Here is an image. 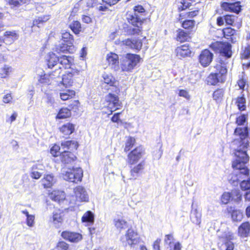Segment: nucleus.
<instances>
[{
	"label": "nucleus",
	"mask_w": 250,
	"mask_h": 250,
	"mask_svg": "<svg viewBox=\"0 0 250 250\" xmlns=\"http://www.w3.org/2000/svg\"><path fill=\"white\" fill-rule=\"evenodd\" d=\"M178 95L179 96L183 97L187 100H189L190 99V95H189L188 92L186 90H180L179 91Z\"/></svg>",
	"instance_id": "nucleus-60"
},
{
	"label": "nucleus",
	"mask_w": 250,
	"mask_h": 250,
	"mask_svg": "<svg viewBox=\"0 0 250 250\" xmlns=\"http://www.w3.org/2000/svg\"><path fill=\"white\" fill-rule=\"evenodd\" d=\"M120 241L124 247H134L140 242V238L137 231L129 229L120 238Z\"/></svg>",
	"instance_id": "nucleus-6"
},
{
	"label": "nucleus",
	"mask_w": 250,
	"mask_h": 250,
	"mask_svg": "<svg viewBox=\"0 0 250 250\" xmlns=\"http://www.w3.org/2000/svg\"><path fill=\"white\" fill-rule=\"evenodd\" d=\"M239 1H236L233 3L223 2L221 6L222 8L227 11L234 12L236 14L239 13L241 10V6Z\"/></svg>",
	"instance_id": "nucleus-13"
},
{
	"label": "nucleus",
	"mask_w": 250,
	"mask_h": 250,
	"mask_svg": "<svg viewBox=\"0 0 250 250\" xmlns=\"http://www.w3.org/2000/svg\"><path fill=\"white\" fill-rule=\"evenodd\" d=\"M248 128L247 127H238L234 130V134L237 137L234 139L231 146L234 150L236 159L233 162V168L239 170L236 171L240 178L243 174L247 176L249 170L246 168L245 164L248 162L249 157L247 150L249 146L248 138Z\"/></svg>",
	"instance_id": "nucleus-1"
},
{
	"label": "nucleus",
	"mask_w": 250,
	"mask_h": 250,
	"mask_svg": "<svg viewBox=\"0 0 250 250\" xmlns=\"http://www.w3.org/2000/svg\"><path fill=\"white\" fill-rule=\"evenodd\" d=\"M10 67L7 65H4L3 67L0 69V75L1 78H6L9 73Z\"/></svg>",
	"instance_id": "nucleus-51"
},
{
	"label": "nucleus",
	"mask_w": 250,
	"mask_h": 250,
	"mask_svg": "<svg viewBox=\"0 0 250 250\" xmlns=\"http://www.w3.org/2000/svg\"><path fill=\"white\" fill-rule=\"evenodd\" d=\"M75 95V92L74 90H66L63 92L60 93V96L62 100L65 101L72 98Z\"/></svg>",
	"instance_id": "nucleus-37"
},
{
	"label": "nucleus",
	"mask_w": 250,
	"mask_h": 250,
	"mask_svg": "<svg viewBox=\"0 0 250 250\" xmlns=\"http://www.w3.org/2000/svg\"><path fill=\"white\" fill-rule=\"evenodd\" d=\"M61 146L62 149H64V150H65V149L74 150L77 149L78 144L76 141L69 140L62 142Z\"/></svg>",
	"instance_id": "nucleus-31"
},
{
	"label": "nucleus",
	"mask_w": 250,
	"mask_h": 250,
	"mask_svg": "<svg viewBox=\"0 0 250 250\" xmlns=\"http://www.w3.org/2000/svg\"><path fill=\"white\" fill-rule=\"evenodd\" d=\"M144 149L142 146L137 147L128 154L127 163L130 165L136 164L142 157Z\"/></svg>",
	"instance_id": "nucleus-9"
},
{
	"label": "nucleus",
	"mask_w": 250,
	"mask_h": 250,
	"mask_svg": "<svg viewBox=\"0 0 250 250\" xmlns=\"http://www.w3.org/2000/svg\"><path fill=\"white\" fill-rule=\"evenodd\" d=\"M62 37L63 42L68 43L69 44H73L74 41L73 36L69 32H65L62 33Z\"/></svg>",
	"instance_id": "nucleus-43"
},
{
	"label": "nucleus",
	"mask_w": 250,
	"mask_h": 250,
	"mask_svg": "<svg viewBox=\"0 0 250 250\" xmlns=\"http://www.w3.org/2000/svg\"><path fill=\"white\" fill-rule=\"evenodd\" d=\"M231 201L236 204L240 203L242 200V194L238 189H234L230 191Z\"/></svg>",
	"instance_id": "nucleus-32"
},
{
	"label": "nucleus",
	"mask_w": 250,
	"mask_h": 250,
	"mask_svg": "<svg viewBox=\"0 0 250 250\" xmlns=\"http://www.w3.org/2000/svg\"><path fill=\"white\" fill-rule=\"evenodd\" d=\"M141 58L138 55L127 53L121 59L120 66L122 70L130 72L137 65Z\"/></svg>",
	"instance_id": "nucleus-4"
},
{
	"label": "nucleus",
	"mask_w": 250,
	"mask_h": 250,
	"mask_svg": "<svg viewBox=\"0 0 250 250\" xmlns=\"http://www.w3.org/2000/svg\"><path fill=\"white\" fill-rule=\"evenodd\" d=\"M132 13H135L136 15H140L141 17H145V10L141 5H137L134 7V11Z\"/></svg>",
	"instance_id": "nucleus-49"
},
{
	"label": "nucleus",
	"mask_w": 250,
	"mask_h": 250,
	"mask_svg": "<svg viewBox=\"0 0 250 250\" xmlns=\"http://www.w3.org/2000/svg\"><path fill=\"white\" fill-rule=\"evenodd\" d=\"M104 83H102V86H104V84H107L110 86L116 87L117 82L115 80L114 77L110 74L104 73L103 75Z\"/></svg>",
	"instance_id": "nucleus-30"
},
{
	"label": "nucleus",
	"mask_w": 250,
	"mask_h": 250,
	"mask_svg": "<svg viewBox=\"0 0 250 250\" xmlns=\"http://www.w3.org/2000/svg\"><path fill=\"white\" fill-rule=\"evenodd\" d=\"M69 27L75 34H78L81 31V24L78 21H74L70 24Z\"/></svg>",
	"instance_id": "nucleus-42"
},
{
	"label": "nucleus",
	"mask_w": 250,
	"mask_h": 250,
	"mask_svg": "<svg viewBox=\"0 0 250 250\" xmlns=\"http://www.w3.org/2000/svg\"><path fill=\"white\" fill-rule=\"evenodd\" d=\"M61 149L60 146L54 145L50 149L51 154L54 157L58 156L60 153L59 150Z\"/></svg>",
	"instance_id": "nucleus-54"
},
{
	"label": "nucleus",
	"mask_w": 250,
	"mask_h": 250,
	"mask_svg": "<svg viewBox=\"0 0 250 250\" xmlns=\"http://www.w3.org/2000/svg\"><path fill=\"white\" fill-rule=\"evenodd\" d=\"M240 177L237 173L233 172L231 178L229 180V183L233 186H237L238 185Z\"/></svg>",
	"instance_id": "nucleus-48"
},
{
	"label": "nucleus",
	"mask_w": 250,
	"mask_h": 250,
	"mask_svg": "<svg viewBox=\"0 0 250 250\" xmlns=\"http://www.w3.org/2000/svg\"><path fill=\"white\" fill-rule=\"evenodd\" d=\"M73 74L70 73H67L63 75L62 78V83L65 87H67L72 85Z\"/></svg>",
	"instance_id": "nucleus-36"
},
{
	"label": "nucleus",
	"mask_w": 250,
	"mask_h": 250,
	"mask_svg": "<svg viewBox=\"0 0 250 250\" xmlns=\"http://www.w3.org/2000/svg\"><path fill=\"white\" fill-rule=\"evenodd\" d=\"M50 198L56 202L61 203L65 198V193L61 190H54L50 195Z\"/></svg>",
	"instance_id": "nucleus-29"
},
{
	"label": "nucleus",
	"mask_w": 250,
	"mask_h": 250,
	"mask_svg": "<svg viewBox=\"0 0 250 250\" xmlns=\"http://www.w3.org/2000/svg\"><path fill=\"white\" fill-rule=\"evenodd\" d=\"M18 38V35L15 31H6L4 34L2 42L6 44H11Z\"/></svg>",
	"instance_id": "nucleus-24"
},
{
	"label": "nucleus",
	"mask_w": 250,
	"mask_h": 250,
	"mask_svg": "<svg viewBox=\"0 0 250 250\" xmlns=\"http://www.w3.org/2000/svg\"><path fill=\"white\" fill-rule=\"evenodd\" d=\"M224 37L229 40L232 43H234L236 42V31L230 28H226L223 30Z\"/></svg>",
	"instance_id": "nucleus-27"
},
{
	"label": "nucleus",
	"mask_w": 250,
	"mask_h": 250,
	"mask_svg": "<svg viewBox=\"0 0 250 250\" xmlns=\"http://www.w3.org/2000/svg\"><path fill=\"white\" fill-rule=\"evenodd\" d=\"M75 48L73 44H69L68 43H63L62 42L61 44H60L58 45L56 48V51L60 53H67L69 52L70 53H72L75 51Z\"/></svg>",
	"instance_id": "nucleus-20"
},
{
	"label": "nucleus",
	"mask_w": 250,
	"mask_h": 250,
	"mask_svg": "<svg viewBox=\"0 0 250 250\" xmlns=\"http://www.w3.org/2000/svg\"><path fill=\"white\" fill-rule=\"evenodd\" d=\"M74 190L77 201L80 202L88 201V196L85 189L83 187L78 186L75 188Z\"/></svg>",
	"instance_id": "nucleus-14"
},
{
	"label": "nucleus",
	"mask_w": 250,
	"mask_h": 250,
	"mask_svg": "<svg viewBox=\"0 0 250 250\" xmlns=\"http://www.w3.org/2000/svg\"><path fill=\"white\" fill-rule=\"evenodd\" d=\"M26 222L27 225L29 227H33L35 225V216L31 215L30 216H28L26 219Z\"/></svg>",
	"instance_id": "nucleus-55"
},
{
	"label": "nucleus",
	"mask_w": 250,
	"mask_h": 250,
	"mask_svg": "<svg viewBox=\"0 0 250 250\" xmlns=\"http://www.w3.org/2000/svg\"><path fill=\"white\" fill-rule=\"evenodd\" d=\"M220 53L222 57L227 58H230L231 56V46L229 43H220L219 45Z\"/></svg>",
	"instance_id": "nucleus-26"
},
{
	"label": "nucleus",
	"mask_w": 250,
	"mask_h": 250,
	"mask_svg": "<svg viewBox=\"0 0 250 250\" xmlns=\"http://www.w3.org/2000/svg\"><path fill=\"white\" fill-rule=\"evenodd\" d=\"M246 120V116L244 115H243L237 118L236 122L238 125H244Z\"/></svg>",
	"instance_id": "nucleus-63"
},
{
	"label": "nucleus",
	"mask_w": 250,
	"mask_h": 250,
	"mask_svg": "<svg viewBox=\"0 0 250 250\" xmlns=\"http://www.w3.org/2000/svg\"><path fill=\"white\" fill-rule=\"evenodd\" d=\"M195 21L194 20H187L184 21L182 23V27L185 29H191L194 26Z\"/></svg>",
	"instance_id": "nucleus-47"
},
{
	"label": "nucleus",
	"mask_w": 250,
	"mask_h": 250,
	"mask_svg": "<svg viewBox=\"0 0 250 250\" xmlns=\"http://www.w3.org/2000/svg\"><path fill=\"white\" fill-rule=\"evenodd\" d=\"M42 174L43 172L41 171H35L31 169V177L33 179H38L41 177Z\"/></svg>",
	"instance_id": "nucleus-58"
},
{
	"label": "nucleus",
	"mask_w": 250,
	"mask_h": 250,
	"mask_svg": "<svg viewBox=\"0 0 250 250\" xmlns=\"http://www.w3.org/2000/svg\"><path fill=\"white\" fill-rule=\"evenodd\" d=\"M115 89L116 94L109 93L105 96V100L108 103V107L110 109V113L108 115L111 114L114 111L119 109L122 106V104L119 101V97L117 95L119 93L120 90L117 87Z\"/></svg>",
	"instance_id": "nucleus-7"
},
{
	"label": "nucleus",
	"mask_w": 250,
	"mask_h": 250,
	"mask_svg": "<svg viewBox=\"0 0 250 250\" xmlns=\"http://www.w3.org/2000/svg\"><path fill=\"white\" fill-rule=\"evenodd\" d=\"M59 60L58 69H56L54 71H53L49 75V77L52 79L59 77L61 73V69L62 67L67 68L70 67V61L65 55H62L60 58L59 57Z\"/></svg>",
	"instance_id": "nucleus-8"
},
{
	"label": "nucleus",
	"mask_w": 250,
	"mask_h": 250,
	"mask_svg": "<svg viewBox=\"0 0 250 250\" xmlns=\"http://www.w3.org/2000/svg\"><path fill=\"white\" fill-rule=\"evenodd\" d=\"M237 105L240 110L243 111L246 108V99L244 96H241L237 98Z\"/></svg>",
	"instance_id": "nucleus-45"
},
{
	"label": "nucleus",
	"mask_w": 250,
	"mask_h": 250,
	"mask_svg": "<svg viewBox=\"0 0 250 250\" xmlns=\"http://www.w3.org/2000/svg\"><path fill=\"white\" fill-rule=\"evenodd\" d=\"M243 217V212L238 209L233 210L231 213V218L234 221H241Z\"/></svg>",
	"instance_id": "nucleus-41"
},
{
	"label": "nucleus",
	"mask_w": 250,
	"mask_h": 250,
	"mask_svg": "<svg viewBox=\"0 0 250 250\" xmlns=\"http://www.w3.org/2000/svg\"><path fill=\"white\" fill-rule=\"evenodd\" d=\"M201 213L197 209H192L190 213V220L191 222L196 225L201 223Z\"/></svg>",
	"instance_id": "nucleus-33"
},
{
	"label": "nucleus",
	"mask_w": 250,
	"mask_h": 250,
	"mask_svg": "<svg viewBox=\"0 0 250 250\" xmlns=\"http://www.w3.org/2000/svg\"><path fill=\"white\" fill-rule=\"evenodd\" d=\"M225 250H233L234 243L232 241H226L224 243Z\"/></svg>",
	"instance_id": "nucleus-61"
},
{
	"label": "nucleus",
	"mask_w": 250,
	"mask_h": 250,
	"mask_svg": "<svg viewBox=\"0 0 250 250\" xmlns=\"http://www.w3.org/2000/svg\"><path fill=\"white\" fill-rule=\"evenodd\" d=\"M63 179L70 182L77 183L81 181L83 176V171L81 168H63L62 169Z\"/></svg>",
	"instance_id": "nucleus-5"
},
{
	"label": "nucleus",
	"mask_w": 250,
	"mask_h": 250,
	"mask_svg": "<svg viewBox=\"0 0 250 250\" xmlns=\"http://www.w3.org/2000/svg\"><path fill=\"white\" fill-rule=\"evenodd\" d=\"M240 187L243 190H249L250 189V180L242 181L240 183Z\"/></svg>",
	"instance_id": "nucleus-53"
},
{
	"label": "nucleus",
	"mask_w": 250,
	"mask_h": 250,
	"mask_svg": "<svg viewBox=\"0 0 250 250\" xmlns=\"http://www.w3.org/2000/svg\"><path fill=\"white\" fill-rule=\"evenodd\" d=\"M114 224L116 229L121 231L128 228V223L123 217H117L114 219Z\"/></svg>",
	"instance_id": "nucleus-28"
},
{
	"label": "nucleus",
	"mask_w": 250,
	"mask_h": 250,
	"mask_svg": "<svg viewBox=\"0 0 250 250\" xmlns=\"http://www.w3.org/2000/svg\"><path fill=\"white\" fill-rule=\"evenodd\" d=\"M59 57L57 56L53 53H50L46 57V61L48 67L49 68H55V69H58L59 66Z\"/></svg>",
	"instance_id": "nucleus-18"
},
{
	"label": "nucleus",
	"mask_w": 250,
	"mask_h": 250,
	"mask_svg": "<svg viewBox=\"0 0 250 250\" xmlns=\"http://www.w3.org/2000/svg\"><path fill=\"white\" fill-rule=\"evenodd\" d=\"M71 116L70 110L67 108H62L59 111L57 118L58 119H64Z\"/></svg>",
	"instance_id": "nucleus-39"
},
{
	"label": "nucleus",
	"mask_w": 250,
	"mask_h": 250,
	"mask_svg": "<svg viewBox=\"0 0 250 250\" xmlns=\"http://www.w3.org/2000/svg\"><path fill=\"white\" fill-rule=\"evenodd\" d=\"M135 143V139L132 137H129L126 141L125 143V151H129L134 146Z\"/></svg>",
	"instance_id": "nucleus-46"
},
{
	"label": "nucleus",
	"mask_w": 250,
	"mask_h": 250,
	"mask_svg": "<svg viewBox=\"0 0 250 250\" xmlns=\"http://www.w3.org/2000/svg\"><path fill=\"white\" fill-rule=\"evenodd\" d=\"M12 99L11 93H7L3 96L2 101L5 104H9L12 102Z\"/></svg>",
	"instance_id": "nucleus-59"
},
{
	"label": "nucleus",
	"mask_w": 250,
	"mask_h": 250,
	"mask_svg": "<svg viewBox=\"0 0 250 250\" xmlns=\"http://www.w3.org/2000/svg\"><path fill=\"white\" fill-rule=\"evenodd\" d=\"M62 236L66 240L72 242H77L82 238V235L76 232L64 231L62 233Z\"/></svg>",
	"instance_id": "nucleus-17"
},
{
	"label": "nucleus",
	"mask_w": 250,
	"mask_h": 250,
	"mask_svg": "<svg viewBox=\"0 0 250 250\" xmlns=\"http://www.w3.org/2000/svg\"><path fill=\"white\" fill-rule=\"evenodd\" d=\"M123 44L127 46L128 48L140 50L142 46V41L141 39L134 38L127 39L123 41Z\"/></svg>",
	"instance_id": "nucleus-11"
},
{
	"label": "nucleus",
	"mask_w": 250,
	"mask_h": 250,
	"mask_svg": "<svg viewBox=\"0 0 250 250\" xmlns=\"http://www.w3.org/2000/svg\"><path fill=\"white\" fill-rule=\"evenodd\" d=\"M224 19L226 24L228 25H236L238 28L241 26V20L235 15H227L224 16Z\"/></svg>",
	"instance_id": "nucleus-21"
},
{
	"label": "nucleus",
	"mask_w": 250,
	"mask_h": 250,
	"mask_svg": "<svg viewBox=\"0 0 250 250\" xmlns=\"http://www.w3.org/2000/svg\"><path fill=\"white\" fill-rule=\"evenodd\" d=\"M230 201H231L230 192H224L221 196L222 203L224 204H227Z\"/></svg>",
	"instance_id": "nucleus-50"
},
{
	"label": "nucleus",
	"mask_w": 250,
	"mask_h": 250,
	"mask_svg": "<svg viewBox=\"0 0 250 250\" xmlns=\"http://www.w3.org/2000/svg\"><path fill=\"white\" fill-rule=\"evenodd\" d=\"M241 56L243 59H248L250 57V45L245 47Z\"/></svg>",
	"instance_id": "nucleus-57"
},
{
	"label": "nucleus",
	"mask_w": 250,
	"mask_h": 250,
	"mask_svg": "<svg viewBox=\"0 0 250 250\" xmlns=\"http://www.w3.org/2000/svg\"><path fill=\"white\" fill-rule=\"evenodd\" d=\"M220 238L224 243L226 241H231V240H234L235 236L232 232L227 231L224 232Z\"/></svg>",
	"instance_id": "nucleus-40"
},
{
	"label": "nucleus",
	"mask_w": 250,
	"mask_h": 250,
	"mask_svg": "<svg viewBox=\"0 0 250 250\" xmlns=\"http://www.w3.org/2000/svg\"><path fill=\"white\" fill-rule=\"evenodd\" d=\"M64 213L60 210L53 211L52 216L50 217V221L52 222L56 228H60L63 221Z\"/></svg>",
	"instance_id": "nucleus-12"
},
{
	"label": "nucleus",
	"mask_w": 250,
	"mask_h": 250,
	"mask_svg": "<svg viewBox=\"0 0 250 250\" xmlns=\"http://www.w3.org/2000/svg\"><path fill=\"white\" fill-rule=\"evenodd\" d=\"M238 234L242 238L247 237L250 235V223L249 222L243 223L238 228Z\"/></svg>",
	"instance_id": "nucleus-19"
},
{
	"label": "nucleus",
	"mask_w": 250,
	"mask_h": 250,
	"mask_svg": "<svg viewBox=\"0 0 250 250\" xmlns=\"http://www.w3.org/2000/svg\"><path fill=\"white\" fill-rule=\"evenodd\" d=\"M198 13V10H193L191 11H188L186 12L185 14L184 13H181L180 14V17H182L183 15V16H186L188 18H193L195 16H196Z\"/></svg>",
	"instance_id": "nucleus-56"
},
{
	"label": "nucleus",
	"mask_w": 250,
	"mask_h": 250,
	"mask_svg": "<svg viewBox=\"0 0 250 250\" xmlns=\"http://www.w3.org/2000/svg\"><path fill=\"white\" fill-rule=\"evenodd\" d=\"M144 169V163L143 162H141L136 166L134 167L130 170V179H136L140 175V174L141 173L142 171Z\"/></svg>",
	"instance_id": "nucleus-25"
},
{
	"label": "nucleus",
	"mask_w": 250,
	"mask_h": 250,
	"mask_svg": "<svg viewBox=\"0 0 250 250\" xmlns=\"http://www.w3.org/2000/svg\"><path fill=\"white\" fill-rule=\"evenodd\" d=\"M106 60L109 65L115 69L119 68V57L117 54L114 53H110L106 56Z\"/></svg>",
	"instance_id": "nucleus-23"
},
{
	"label": "nucleus",
	"mask_w": 250,
	"mask_h": 250,
	"mask_svg": "<svg viewBox=\"0 0 250 250\" xmlns=\"http://www.w3.org/2000/svg\"><path fill=\"white\" fill-rule=\"evenodd\" d=\"M82 220L83 222L86 223L87 225H91L94 222V215L91 211H88L84 214L82 217Z\"/></svg>",
	"instance_id": "nucleus-35"
},
{
	"label": "nucleus",
	"mask_w": 250,
	"mask_h": 250,
	"mask_svg": "<svg viewBox=\"0 0 250 250\" xmlns=\"http://www.w3.org/2000/svg\"><path fill=\"white\" fill-rule=\"evenodd\" d=\"M126 20L127 22L133 27L128 29L127 33L131 35H139L141 33L143 28L142 25L145 20V18L141 17L140 15H136L132 12L127 13Z\"/></svg>",
	"instance_id": "nucleus-2"
},
{
	"label": "nucleus",
	"mask_w": 250,
	"mask_h": 250,
	"mask_svg": "<svg viewBox=\"0 0 250 250\" xmlns=\"http://www.w3.org/2000/svg\"><path fill=\"white\" fill-rule=\"evenodd\" d=\"M188 35L189 33L188 32H185L183 30L179 29L178 31L176 39L178 41L184 42L187 40Z\"/></svg>",
	"instance_id": "nucleus-38"
},
{
	"label": "nucleus",
	"mask_w": 250,
	"mask_h": 250,
	"mask_svg": "<svg viewBox=\"0 0 250 250\" xmlns=\"http://www.w3.org/2000/svg\"><path fill=\"white\" fill-rule=\"evenodd\" d=\"M29 0H8L9 4L11 5V7H18L26 3Z\"/></svg>",
	"instance_id": "nucleus-44"
},
{
	"label": "nucleus",
	"mask_w": 250,
	"mask_h": 250,
	"mask_svg": "<svg viewBox=\"0 0 250 250\" xmlns=\"http://www.w3.org/2000/svg\"><path fill=\"white\" fill-rule=\"evenodd\" d=\"M173 240L174 238L172 234L166 235L164 241L166 244L170 245Z\"/></svg>",
	"instance_id": "nucleus-64"
},
{
	"label": "nucleus",
	"mask_w": 250,
	"mask_h": 250,
	"mask_svg": "<svg viewBox=\"0 0 250 250\" xmlns=\"http://www.w3.org/2000/svg\"><path fill=\"white\" fill-rule=\"evenodd\" d=\"M220 64L216 65V72L210 74L207 78V81L208 84L215 85L218 82H224L226 80V75L227 72L226 64L221 60Z\"/></svg>",
	"instance_id": "nucleus-3"
},
{
	"label": "nucleus",
	"mask_w": 250,
	"mask_h": 250,
	"mask_svg": "<svg viewBox=\"0 0 250 250\" xmlns=\"http://www.w3.org/2000/svg\"><path fill=\"white\" fill-rule=\"evenodd\" d=\"M41 182L44 188H50L55 184L56 179L52 173H47L44 175Z\"/></svg>",
	"instance_id": "nucleus-15"
},
{
	"label": "nucleus",
	"mask_w": 250,
	"mask_h": 250,
	"mask_svg": "<svg viewBox=\"0 0 250 250\" xmlns=\"http://www.w3.org/2000/svg\"><path fill=\"white\" fill-rule=\"evenodd\" d=\"M175 52L176 56L179 59L188 57L191 54V51L189 48L188 45H187L186 44L177 47Z\"/></svg>",
	"instance_id": "nucleus-16"
},
{
	"label": "nucleus",
	"mask_w": 250,
	"mask_h": 250,
	"mask_svg": "<svg viewBox=\"0 0 250 250\" xmlns=\"http://www.w3.org/2000/svg\"><path fill=\"white\" fill-rule=\"evenodd\" d=\"M60 131L65 135H69L74 131V125L70 123H67L60 128Z\"/></svg>",
	"instance_id": "nucleus-34"
},
{
	"label": "nucleus",
	"mask_w": 250,
	"mask_h": 250,
	"mask_svg": "<svg viewBox=\"0 0 250 250\" xmlns=\"http://www.w3.org/2000/svg\"><path fill=\"white\" fill-rule=\"evenodd\" d=\"M44 167L41 164H36L34 165L32 167V170L39 171H42L44 170Z\"/></svg>",
	"instance_id": "nucleus-62"
},
{
	"label": "nucleus",
	"mask_w": 250,
	"mask_h": 250,
	"mask_svg": "<svg viewBox=\"0 0 250 250\" xmlns=\"http://www.w3.org/2000/svg\"><path fill=\"white\" fill-rule=\"evenodd\" d=\"M213 54L209 50H203L199 56V61L203 67L208 66L212 61Z\"/></svg>",
	"instance_id": "nucleus-10"
},
{
	"label": "nucleus",
	"mask_w": 250,
	"mask_h": 250,
	"mask_svg": "<svg viewBox=\"0 0 250 250\" xmlns=\"http://www.w3.org/2000/svg\"><path fill=\"white\" fill-rule=\"evenodd\" d=\"M224 94V90L222 89H218L215 91L213 94L214 100H217L221 98Z\"/></svg>",
	"instance_id": "nucleus-52"
},
{
	"label": "nucleus",
	"mask_w": 250,
	"mask_h": 250,
	"mask_svg": "<svg viewBox=\"0 0 250 250\" xmlns=\"http://www.w3.org/2000/svg\"><path fill=\"white\" fill-rule=\"evenodd\" d=\"M61 159L62 163L65 164H70L76 158V157L71 152L63 150L61 154Z\"/></svg>",
	"instance_id": "nucleus-22"
}]
</instances>
